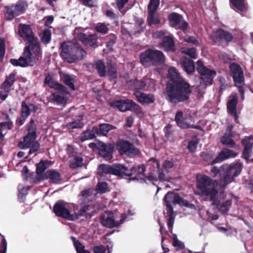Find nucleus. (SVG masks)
<instances>
[{"mask_svg":"<svg viewBox=\"0 0 253 253\" xmlns=\"http://www.w3.org/2000/svg\"><path fill=\"white\" fill-rule=\"evenodd\" d=\"M168 77L173 82L167 87L169 100L172 103H177L187 100L191 93L190 85L180 77L177 70L170 67L168 71Z\"/></svg>","mask_w":253,"mask_h":253,"instance_id":"f257e3e1","label":"nucleus"},{"mask_svg":"<svg viewBox=\"0 0 253 253\" xmlns=\"http://www.w3.org/2000/svg\"><path fill=\"white\" fill-rule=\"evenodd\" d=\"M29 43V46L24 49L23 56L19 59L10 60V63L13 65L22 67L33 66L39 59L41 56V49L37 41Z\"/></svg>","mask_w":253,"mask_h":253,"instance_id":"f03ea898","label":"nucleus"},{"mask_svg":"<svg viewBox=\"0 0 253 253\" xmlns=\"http://www.w3.org/2000/svg\"><path fill=\"white\" fill-rule=\"evenodd\" d=\"M215 185H217V183L207 175L197 176V193L210 198V200L213 202V204H216L215 201L218 195Z\"/></svg>","mask_w":253,"mask_h":253,"instance_id":"7ed1b4c3","label":"nucleus"},{"mask_svg":"<svg viewBox=\"0 0 253 253\" xmlns=\"http://www.w3.org/2000/svg\"><path fill=\"white\" fill-rule=\"evenodd\" d=\"M242 165L240 163H236L230 165H225L220 167V169L213 167L211 171L216 176L219 172L220 180L219 184L221 187H225L232 182L234 178L237 176L241 172Z\"/></svg>","mask_w":253,"mask_h":253,"instance_id":"20e7f679","label":"nucleus"},{"mask_svg":"<svg viewBox=\"0 0 253 253\" xmlns=\"http://www.w3.org/2000/svg\"><path fill=\"white\" fill-rule=\"evenodd\" d=\"M61 56L67 62L72 63L80 60L85 56V52L78 44L71 42L62 43Z\"/></svg>","mask_w":253,"mask_h":253,"instance_id":"39448f33","label":"nucleus"},{"mask_svg":"<svg viewBox=\"0 0 253 253\" xmlns=\"http://www.w3.org/2000/svg\"><path fill=\"white\" fill-rule=\"evenodd\" d=\"M150 161L152 162L153 166L158 169V175H154V174L152 173L151 175L145 178L144 176L145 167L143 165L138 166L137 170L135 168L132 167L131 168V171H128L127 169L126 171L129 173H131V174L129 175L136 173V176L135 178L137 179L144 180L145 182H147L148 180L152 181L153 182H154V181H155L157 180H159L161 181H169V178L166 176V175L163 173L162 169H160V164L159 162L155 159H151Z\"/></svg>","mask_w":253,"mask_h":253,"instance_id":"423d86ee","label":"nucleus"},{"mask_svg":"<svg viewBox=\"0 0 253 253\" xmlns=\"http://www.w3.org/2000/svg\"><path fill=\"white\" fill-rule=\"evenodd\" d=\"M36 138L35 126L34 121L31 120L28 128V133L24 137L23 141L19 143V147L21 149L30 148L29 154H33L38 150L40 146L39 143L35 140Z\"/></svg>","mask_w":253,"mask_h":253,"instance_id":"0eeeda50","label":"nucleus"},{"mask_svg":"<svg viewBox=\"0 0 253 253\" xmlns=\"http://www.w3.org/2000/svg\"><path fill=\"white\" fill-rule=\"evenodd\" d=\"M98 173L100 175L104 176L106 174H113L115 175H129L131 173L126 171V168L121 165H116L112 166L102 164L97 169Z\"/></svg>","mask_w":253,"mask_h":253,"instance_id":"6e6552de","label":"nucleus"},{"mask_svg":"<svg viewBox=\"0 0 253 253\" xmlns=\"http://www.w3.org/2000/svg\"><path fill=\"white\" fill-rule=\"evenodd\" d=\"M28 7L25 0H20L14 5L5 7V16L6 19L11 20L14 17L23 13Z\"/></svg>","mask_w":253,"mask_h":253,"instance_id":"1a4fd4ad","label":"nucleus"},{"mask_svg":"<svg viewBox=\"0 0 253 253\" xmlns=\"http://www.w3.org/2000/svg\"><path fill=\"white\" fill-rule=\"evenodd\" d=\"M175 120L178 126L182 128L199 127L193 124L194 119L191 114L185 115L183 116L182 112L180 111L176 113Z\"/></svg>","mask_w":253,"mask_h":253,"instance_id":"9d476101","label":"nucleus"},{"mask_svg":"<svg viewBox=\"0 0 253 253\" xmlns=\"http://www.w3.org/2000/svg\"><path fill=\"white\" fill-rule=\"evenodd\" d=\"M126 216L123 214L112 213L106 217H102L101 222L103 226L108 228L117 227L124 222Z\"/></svg>","mask_w":253,"mask_h":253,"instance_id":"9b49d317","label":"nucleus"},{"mask_svg":"<svg viewBox=\"0 0 253 253\" xmlns=\"http://www.w3.org/2000/svg\"><path fill=\"white\" fill-rule=\"evenodd\" d=\"M197 65V70L201 76L202 81L206 84H211L216 75V72L206 68L201 61H198Z\"/></svg>","mask_w":253,"mask_h":253,"instance_id":"f8f14e48","label":"nucleus"},{"mask_svg":"<svg viewBox=\"0 0 253 253\" xmlns=\"http://www.w3.org/2000/svg\"><path fill=\"white\" fill-rule=\"evenodd\" d=\"M117 149L121 155L126 154L133 157L139 153V151L135 148L129 142L125 140H119L117 143Z\"/></svg>","mask_w":253,"mask_h":253,"instance_id":"ddd939ff","label":"nucleus"},{"mask_svg":"<svg viewBox=\"0 0 253 253\" xmlns=\"http://www.w3.org/2000/svg\"><path fill=\"white\" fill-rule=\"evenodd\" d=\"M38 110V107L34 104L23 102L21 104V116L17 120L19 125H23L29 115L31 113L36 112Z\"/></svg>","mask_w":253,"mask_h":253,"instance_id":"4468645a","label":"nucleus"},{"mask_svg":"<svg viewBox=\"0 0 253 253\" xmlns=\"http://www.w3.org/2000/svg\"><path fill=\"white\" fill-rule=\"evenodd\" d=\"M165 35L164 32L158 31L154 33L153 36L155 38L162 39L160 45L166 51L173 50L174 48V44L172 37L169 35Z\"/></svg>","mask_w":253,"mask_h":253,"instance_id":"2eb2a0df","label":"nucleus"},{"mask_svg":"<svg viewBox=\"0 0 253 253\" xmlns=\"http://www.w3.org/2000/svg\"><path fill=\"white\" fill-rule=\"evenodd\" d=\"M19 32L20 36L28 43H33L37 41L29 25L20 24Z\"/></svg>","mask_w":253,"mask_h":253,"instance_id":"dca6fc26","label":"nucleus"},{"mask_svg":"<svg viewBox=\"0 0 253 253\" xmlns=\"http://www.w3.org/2000/svg\"><path fill=\"white\" fill-rule=\"evenodd\" d=\"M169 20L171 26L177 29L185 30L188 27V24L183 20L182 17L176 13L170 14Z\"/></svg>","mask_w":253,"mask_h":253,"instance_id":"f3484780","label":"nucleus"},{"mask_svg":"<svg viewBox=\"0 0 253 253\" xmlns=\"http://www.w3.org/2000/svg\"><path fill=\"white\" fill-rule=\"evenodd\" d=\"M230 72L233 78L235 84L240 87L244 81L243 71L239 65L232 63L230 65Z\"/></svg>","mask_w":253,"mask_h":253,"instance_id":"a211bd4d","label":"nucleus"},{"mask_svg":"<svg viewBox=\"0 0 253 253\" xmlns=\"http://www.w3.org/2000/svg\"><path fill=\"white\" fill-rule=\"evenodd\" d=\"M87 210V209L86 210L83 209V210H79L77 206L70 203V206L67 209V212L65 214L64 218L70 220L77 219Z\"/></svg>","mask_w":253,"mask_h":253,"instance_id":"6ab92c4d","label":"nucleus"},{"mask_svg":"<svg viewBox=\"0 0 253 253\" xmlns=\"http://www.w3.org/2000/svg\"><path fill=\"white\" fill-rule=\"evenodd\" d=\"M98 149L99 155L106 160H109L112 158L114 150V146L112 144H105L100 142L98 144Z\"/></svg>","mask_w":253,"mask_h":253,"instance_id":"aec40b11","label":"nucleus"},{"mask_svg":"<svg viewBox=\"0 0 253 253\" xmlns=\"http://www.w3.org/2000/svg\"><path fill=\"white\" fill-rule=\"evenodd\" d=\"M161 54L159 52H152V50H148L141 54V62L146 67L150 66L151 65H154L153 58H154L155 56H159Z\"/></svg>","mask_w":253,"mask_h":253,"instance_id":"412c9836","label":"nucleus"},{"mask_svg":"<svg viewBox=\"0 0 253 253\" xmlns=\"http://www.w3.org/2000/svg\"><path fill=\"white\" fill-rule=\"evenodd\" d=\"M15 75L13 73L10 74L6 79L5 81L2 85L1 88L3 89V93H0V98L2 100H4L7 97V93L9 90V88L13 84L15 81Z\"/></svg>","mask_w":253,"mask_h":253,"instance_id":"4be33fe9","label":"nucleus"},{"mask_svg":"<svg viewBox=\"0 0 253 253\" xmlns=\"http://www.w3.org/2000/svg\"><path fill=\"white\" fill-rule=\"evenodd\" d=\"M70 206V203L62 201L57 202L54 206V212L58 216H62L64 218L67 209Z\"/></svg>","mask_w":253,"mask_h":253,"instance_id":"5701e85b","label":"nucleus"},{"mask_svg":"<svg viewBox=\"0 0 253 253\" xmlns=\"http://www.w3.org/2000/svg\"><path fill=\"white\" fill-rule=\"evenodd\" d=\"M137 100L142 104H150L154 102L155 98L152 94H145L139 91L134 93Z\"/></svg>","mask_w":253,"mask_h":253,"instance_id":"b1692460","label":"nucleus"},{"mask_svg":"<svg viewBox=\"0 0 253 253\" xmlns=\"http://www.w3.org/2000/svg\"><path fill=\"white\" fill-rule=\"evenodd\" d=\"M179 196L173 192H168L164 197V201L167 206L168 212H171L173 211L171 204H176L177 200Z\"/></svg>","mask_w":253,"mask_h":253,"instance_id":"393cba45","label":"nucleus"},{"mask_svg":"<svg viewBox=\"0 0 253 253\" xmlns=\"http://www.w3.org/2000/svg\"><path fill=\"white\" fill-rule=\"evenodd\" d=\"M236 153L229 149H224L222 150L218 155V156L214 159L212 162V164H215L222 161L223 160L230 158H234L236 156Z\"/></svg>","mask_w":253,"mask_h":253,"instance_id":"a878e982","label":"nucleus"},{"mask_svg":"<svg viewBox=\"0 0 253 253\" xmlns=\"http://www.w3.org/2000/svg\"><path fill=\"white\" fill-rule=\"evenodd\" d=\"M79 38L85 44L92 47L96 46V36L95 35H86L83 33L79 35Z\"/></svg>","mask_w":253,"mask_h":253,"instance_id":"bb28decb","label":"nucleus"},{"mask_svg":"<svg viewBox=\"0 0 253 253\" xmlns=\"http://www.w3.org/2000/svg\"><path fill=\"white\" fill-rule=\"evenodd\" d=\"M133 101L131 100H119L113 102V105L116 107L122 112L130 110Z\"/></svg>","mask_w":253,"mask_h":253,"instance_id":"cd10ccee","label":"nucleus"},{"mask_svg":"<svg viewBox=\"0 0 253 253\" xmlns=\"http://www.w3.org/2000/svg\"><path fill=\"white\" fill-rule=\"evenodd\" d=\"M238 101V97L236 95H234L231 99L227 103V110L229 114L233 115L235 119H237L236 114V105Z\"/></svg>","mask_w":253,"mask_h":253,"instance_id":"c85d7f7f","label":"nucleus"},{"mask_svg":"<svg viewBox=\"0 0 253 253\" xmlns=\"http://www.w3.org/2000/svg\"><path fill=\"white\" fill-rule=\"evenodd\" d=\"M180 64L187 74H191L195 70V66L193 60L188 58L186 57L182 58L180 60Z\"/></svg>","mask_w":253,"mask_h":253,"instance_id":"c756f323","label":"nucleus"},{"mask_svg":"<svg viewBox=\"0 0 253 253\" xmlns=\"http://www.w3.org/2000/svg\"><path fill=\"white\" fill-rule=\"evenodd\" d=\"M232 128V126H228L225 134L221 138V142L223 144L228 145L231 147H233L234 145V142L231 139V137L233 136L231 132Z\"/></svg>","mask_w":253,"mask_h":253,"instance_id":"7c9ffc66","label":"nucleus"},{"mask_svg":"<svg viewBox=\"0 0 253 253\" xmlns=\"http://www.w3.org/2000/svg\"><path fill=\"white\" fill-rule=\"evenodd\" d=\"M52 164L50 162L48 161H41L39 164L37 165V180L40 181V178L42 177V172L44 171V170L47 168V167L49 165H51Z\"/></svg>","mask_w":253,"mask_h":253,"instance_id":"2f4dec72","label":"nucleus"},{"mask_svg":"<svg viewBox=\"0 0 253 253\" xmlns=\"http://www.w3.org/2000/svg\"><path fill=\"white\" fill-rule=\"evenodd\" d=\"M115 128V126L112 125L103 124L100 125L99 128L97 127L93 128V130L99 135H106L110 130Z\"/></svg>","mask_w":253,"mask_h":253,"instance_id":"473e14b6","label":"nucleus"},{"mask_svg":"<svg viewBox=\"0 0 253 253\" xmlns=\"http://www.w3.org/2000/svg\"><path fill=\"white\" fill-rule=\"evenodd\" d=\"M50 178L53 183H58L60 180V174L56 171L48 170L43 174L40 180H43Z\"/></svg>","mask_w":253,"mask_h":253,"instance_id":"72a5a7b5","label":"nucleus"},{"mask_svg":"<svg viewBox=\"0 0 253 253\" xmlns=\"http://www.w3.org/2000/svg\"><path fill=\"white\" fill-rule=\"evenodd\" d=\"M12 126V123L8 121L0 123V140H2L7 130L10 129Z\"/></svg>","mask_w":253,"mask_h":253,"instance_id":"f704fd0d","label":"nucleus"},{"mask_svg":"<svg viewBox=\"0 0 253 253\" xmlns=\"http://www.w3.org/2000/svg\"><path fill=\"white\" fill-rule=\"evenodd\" d=\"M60 78L64 82V83L69 86L71 89L74 90L75 89L74 87V79L71 78L69 75L64 73H60Z\"/></svg>","mask_w":253,"mask_h":253,"instance_id":"c9c22d12","label":"nucleus"},{"mask_svg":"<svg viewBox=\"0 0 253 253\" xmlns=\"http://www.w3.org/2000/svg\"><path fill=\"white\" fill-rule=\"evenodd\" d=\"M231 205V200H227L217 205V208L222 213L226 214Z\"/></svg>","mask_w":253,"mask_h":253,"instance_id":"e433bc0d","label":"nucleus"},{"mask_svg":"<svg viewBox=\"0 0 253 253\" xmlns=\"http://www.w3.org/2000/svg\"><path fill=\"white\" fill-rule=\"evenodd\" d=\"M52 99L59 105H62L64 106L66 104V98L58 93H52Z\"/></svg>","mask_w":253,"mask_h":253,"instance_id":"4c0bfd02","label":"nucleus"},{"mask_svg":"<svg viewBox=\"0 0 253 253\" xmlns=\"http://www.w3.org/2000/svg\"><path fill=\"white\" fill-rule=\"evenodd\" d=\"M84 165L83 158L79 157H75L70 161V166L72 168H76L82 167Z\"/></svg>","mask_w":253,"mask_h":253,"instance_id":"58836bf2","label":"nucleus"},{"mask_svg":"<svg viewBox=\"0 0 253 253\" xmlns=\"http://www.w3.org/2000/svg\"><path fill=\"white\" fill-rule=\"evenodd\" d=\"M245 0H231V3L239 10L244 11L246 9Z\"/></svg>","mask_w":253,"mask_h":253,"instance_id":"ea45409f","label":"nucleus"},{"mask_svg":"<svg viewBox=\"0 0 253 253\" xmlns=\"http://www.w3.org/2000/svg\"><path fill=\"white\" fill-rule=\"evenodd\" d=\"M159 0H150L148 5V13H155L159 5Z\"/></svg>","mask_w":253,"mask_h":253,"instance_id":"a19ab883","label":"nucleus"},{"mask_svg":"<svg viewBox=\"0 0 253 253\" xmlns=\"http://www.w3.org/2000/svg\"><path fill=\"white\" fill-rule=\"evenodd\" d=\"M152 52H159L161 54L159 56H155L154 58H153L154 65H158L164 63L165 61V58L163 53L161 51L157 50H152Z\"/></svg>","mask_w":253,"mask_h":253,"instance_id":"79ce46f5","label":"nucleus"},{"mask_svg":"<svg viewBox=\"0 0 253 253\" xmlns=\"http://www.w3.org/2000/svg\"><path fill=\"white\" fill-rule=\"evenodd\" d=\"M95 66L100 76L103 77L105 75L106 71L105 65L101 60L96 61L95 64Z\"/></svg>","mask_w":253,"mask_h":253,"instance_id":"37998d69","label":"nucleus"},{"mask_svg":"<svg viewBox=\"0 0 253 253\" xmlns=\"http://www.w3.org/2000/svg\"><path fill=\"white\" fill-rule=\"evenodd\" d=\"M181 51L182 53L189 55L191 58H196L197 57L196 49L194 48H182L181 49Z\"/></svg>","mask_w":253,"mask_h":253,"instance_id":"c03bdc74","label":"nucleus"},{"mask_svg":"<svg viewBox=\"0 0 253 253\" xmlns=\"http://www.w3.org/2000/svg\"><path fill=\"white\" fill-rule=\"evenodd\" d=\"M93 129L92 131L87 130L83 133L81 137V139L82 141L86 140L92 139L95 137L94 132Z\"/></svg>","mask_w":253,"mask_h":253,"instance_id":"a18cd8bd","label":"nucleus"},{"mask_svg":"<svg viewBox=\"0 0 253 253\" xmlns=\"http://www.w3.org/2000/svg\"><path fill=\"white\" fill-rule=\"evenodd\" d=\"M108 188V185L106 183L104 182H101L98 183L96 189L97 193H104L107 191Z\"/></svg>","mask_w":253,"mask_h":253,"instance_id":"49530a36","label":"nucleus"},{"mask_svg":"<svg viewBox=\"0 0 253 253\" xmlns=\"http://www.w3.org/2000/svg\"><path fill=\"white\" fill-rule=\"evenodd\" d=\"M219 35H222V41L230 42L232 40V35L227 32L222 30H219V33H218Z\"/></svg>","mask_w":253,"mask_h":253,"instance_id":"de8ad7c7","label":"nucleus"},{"mask_svg":"<svg viewBox=\"0 0 253 253\" xmlns=\"http://www.w3.org/2000/svg\"><path fill=\"white\" fill-rule=\"evenodd\" d=\"M130 110L135 112V114L139 116V117H142L143 116V113L141 110V108L139 105L136 104L133 101L132 105L131 106V108Z\"/></svg>","mask_w":253,"mask_h":253,"instance_id":"09e8293b","label":"nucleus"},{"mask_svg":"<svg viewBox=\"0 0 253 253\" xmlns=\"http://www.w3.org/2000/svg\"><path fill=\"white\" fill-rule=\"evenodd\" d=\"M83 126V123L81 122V120L68 123L66 125L67 127L69 129L81 128Z\"/></svg>","mask_w":253,"mask_h":253,"instance_id":"8fccbe9b","label":"nucleus"},{"mask_svg":"<svg viewBox=\"0 0 253 253\" xmlns=\"http://www.w3.org/2000/svg\"><path fill=\"white\" fill-rule=\"evenodd\" d=\"M199 140L197 137L192 138L188 143V149L191 152L194 151L197 148V146Z\"/></svg>","mask_w":253,"mask_h":253,"instance_id":"3c124183","label":"nucleus"},{"mask_svg":"<svg viewBox=\"0 0 253 253\" xmlns=\"http://www.w3.org/2000/svg\"><path fill=\"white\" fill-rule=\"evenodd\" d=\"M72 239L78 253H82L83 251H86L84 250V246L78 241H76L75 238L72 237Z\"/></svg>","mask_w":253,"mask_h":253,"instance_id":"603ef678","label":"nucleus"},{"mask_svg":"<svg viewBox=\"0 0 253 253\" xmlns=\"http://www.w3.org/2000/svg\"><path fill=\"white\" fill-rule=\"evenodd\" d=\"M51 39V34L49 30H45L43 31L41 37V40L42 42L46 44L48 43Z\"/></svg>","mask_w":253,"mask_h":253,"instance_id":"864d4df0","label":"nucleus"},{"mask_svg":"<svg viewBox=\"0 0 253 253\" xmlns=\"http://www.w3.org/2000/svg\"><path fill=\"white\" fill-rule=\"evenodd\" d=\"M147 20L149 25L156 24L160 22L158 18L155 15V13H149Z\"/></svg>","mask_w":253,"mask_h":253,"instance_id":"5fc2aeb1","label":"nucleus"},{"mask_svg":"<svg viewBox=\"0 0 253 253\" xmlns=\"http://www.w3.org/2000/svg\"><path fill=\"white\" fill-rule=\"evenodd\" d=\"M244 146L252 148L253 146V136L245 137L242 141Z\"/></svg>","mask_w":253,"mask_h":253,"instance_id":"6e6d98bb","label":"nucleus"},{"mask_svg":"<svg viewBox=\"0 0 253 253\" xmlns=\"http://www.w3.org/2000/svg\"><path fill=\"white\" fill-rule=\"evenodd\" d=\"M96 30L98 32L105 34L108 32L107 27L103 23H98L95 27Z\"/></svg>","mask_w":253,"mask_h":253,"instance_id":"4d7b16f0","label":"nucleus"},{"mask_svg":"<svg viewBox=\"0 0 253 253\" xmlns=\"http://www.w3.org/2000/svg\"><path fill=\"white\" fill-rule=\"evenodd\" d=\"M108 74L111 80L116 79L117 77L116 66L114 65H111L109 67Z\"/></svg>","mask_w":253,"mask_h":253,"instance_id":"13d9d810","label":"nucleus"},{"mask_svg":"<svg viewBox=\"0 0 253 253\" xmlns=\"http://www.w3.org/2000/svg\"><path fill=\"white\" fill-rule=\"evenodd\" d=\"M252 154V148L250 147H248L247 146H245L244 150L243 151V155L244 157V158L247 161L250 160V157Z\"/></svg>","mask_w":253,"mask_h":253,"instance_id":"bf43d9fd","label":"nucleus"},{"mask_svg":"<svg viewBox=\"0 0 253 253\" xmlns=\"http://www.w3.org/2000/svg\"><path fill=\"white\" fill-rule=\"evenodd\" d=\"M219 33V30L213 32L211 36V39L215 42H220L222 41V35H219L218 33Z\"/></svg>","mask_w":253,"mask_h":253,"instance_id":"052dcab7","label":"nucleus"},{"mask_svg":"<svg viewBox=\"0 0 253 253\" xmlns=\"http://www.w3.org/2000/svg\"><path fill=\"white\" fill-rule=\"evenodd\" d=\"M169 214V218L168 220V226L169 230H171L174 221V216L173 214V211L171 212H168Z\"/></svg>","mask_w":253,"mask_h":253,"instance_id":"680f3d73","label":"nucleus"},{"mask_svg":"<svg viewBox=\"0 0 253 253\" xmlns=\"http://www.w3.org/2000/svg\"><path fill=\"white\" fill-rule=\"evenodd\" d=\"M176 204L179 205L181 206L194 207L193 205L189 204L187 201L183 200L179 196L178 197V198L177 200Z\"/></svg>","mask_w":253,"mask_h":253,"instance_id":"e2e57ef3","label":"nucleus"},{"mask_svg":"<svg viewBox=\"0 0 253 253\" xmlns=\"http://www.w3.org/2000/svg\"><path fill=\"white\" fill-rule=\"evenodd\" d=\"M51 88H55L59 90H62L63 86L62 85L58 84L55 81H52L49 84H47Z\"/></svg>","mask_w":253,"mask_h":253,"instance_id":"0e129e2a","label":"nucleus"},{"mask_svg":"<svg viewBox=\"0 0 253 253\" xmlns=\"http://www.w3.org/2000/svg\"><path fill=\"white\" fill-rule=\"evenodd\" d=\"M134 85L136 89H143L146 86V84L142 81L136 80L134 82Z\"/></svg>","mask_w":253,"mask_h":253,"instance_id":"69168bd1","label":"nucleus"},{"mask_svg":"<svg viewBox=\"0 0 253 253\" xmlns=\"http://www.w3.org/2000/svg\"><path fill=\"white\" fill-rule=\"evenodd\" d=\"M184 41L188 43L193 44L196 45L199 44L198 40L193 37H188L184 38Z\"/></svg>","mask_w":253,"mask_h":253,"instance_id":"338daca9","label":"nucleus"},{"mask_svg":"<svg viewBox=\"0 0 253 253\" xmlns=\"http://www.w3.org/2000/svg\"><path fill=\"white\" fill-rule=\"evenodd\" d=\"M173 246L178 250L182 249L184 248V244L177 239L174 238L173 242Z\"/></svg>","mask_w":253,"mask_h":253,"instance_id":"774afa93","label":"nucleus"}]
</instances>
